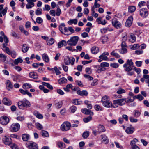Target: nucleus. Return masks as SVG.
<instances>
[{
    "instance_id": "nucleus-1",
    "label": "nucleus",
    "mask_w": 149,
    "mask_h": 149,
    "mask_svg": "<svg viewBox=\"0 0 149 149\" xmlns=\"http://www.w3.org/2000/svg\"><path fill=\"white\" fill-rule=\"evenodd\" d=\"M102 102L104 106L107 108L113 107V103L109 100V97L105 95L103 96L102 99Z\"/></svg>"
},
{
    "instance_id": "nucleus-2",
    "label": "nucleus",
    "mask_w": 149,
    "mask_h": 149,
    "mask_svg": "<svg viewBox=\"0 0 149 149\" xmlns=\"http://www.w3.org/2000/svg\"><path fill=\"white\" fill-rule=\"evenodd\" d=\"M123 67L125 68L124 70L125 71L128 72L131 71L134 67V63L132 60V59L127 60L126 63L124 64Z\"/></svg>"
},
{
    "instance_id": "nucleus-3",
    "label": "nucleus",
    "mask_w": 149,
    "mask_h": 149,
    "mask_svg": "<svg viewBox=\"0 0 149 149\" xmlns=\"http://www.w3.org/2000/svg\"><path fill=\"white\" fill-rule=\"evenodd\" d=\"M30 102L26 99L19 102L18 103V107L21 109H23L24 107H30Z\"/></svg>"
},
{
    "instance_id": "nucleus-4",
    "label": "nucleus",
    "mask_w": 149,
    "mask_h": 149,
    "mask_svg": "<svg viewBox=\"0 0 149 149\" xmlns=\"http://www.w3.org/2000/svg\"><path fill=\"white\" fill-rule=\"evenodd\" d=\"M79 39V38L78 36L72 37L67 41V44L70 46H75L77 44Z\"/></svg>"
},
{
    "instance_id": "nucleus-5",
    "label": "nucleus",
    "mask_w": 149,
    "mask_h": 149,
    "mask_svg": "<svg viewBox=\"0 0 149 149\" xmlns=\"http://www.w3.org/2000/svg\"><path fill=\"white\" fill-rule=\"evenodd\" d=\"M126 98L115 100L113 101V107L116 108L118 107V105L122 106L126 102Z\"/></svg>"
},
{
    "instance_id": "nucleus-6",
    "label": "nucleus",
    "mask_w": 149,
    "mask_h": 149,
    "mask_svg": "<svg viewBox=\"0 0 149 149\" xmlns=\"http://www.w3.org/2000/svg\"><path fill=\"white\" fill-rule=\"evenodd\" d=\"M71 127L70 123L68 122H64L61 126V130L64 132L69 130Z\"/></svg>"
},
{
    "instance_id": "nucleus-7",
    "label": "nucleus",
    "mask_w": 149,
    "mask_h": 149,
    "mask_svg": "<svg viewBox=\"0 0 149 149\" xmlns=\"http://www.w3.org/2000/svg\"><path fill=\"white\" fill-rule=\"evenodd\" d=\"M111 23L112 25L117 29H119L122 27V24L116 18L113 19Z\"/></svg>"
},
{
    "instance_id": "nucleus-8",
    "label": "nucleus",
    "mask_w": 149,
    "mask_h": 149,
    "mask_svg": "<svg viewBox=\"0 0 149 149\" xmlns=\"http://www.w3.org/2000/svg\"><path fill=\"white\" fill-rule=\"evenodd\" d=\"M20 127V125L17 123H16L12 124L11 125L10 128L11 130V131L16 132L19 130Z\"/></svg>"
},
{
    "instance_id": "nucleus-9",
    "label": "nucleus",
    "mask_w": 149,
    "mask_h": 149,
    "mask_svg": "<svg viewBox=\"0 0 149 149\" xmlns=\"http://www.w3.org/2000/svg\"><path fill=\"white\" fill-rule=\"evenodd\" d=\"M148 12L146 8H142L140 10V15L143 18H146L148 15Z\"/></svg>"
},
{
    "instance_id": "nucleus-10",
    "label": "nucleus",
    "mask_w": 149,
    "mask_h": 149,
    "mask_svg": "<svg viewBox=\"0 0 149 149\" xmlns=\"http://www.w3.org/2000/svg\"><path fill=\"white\" fill-rule=\"evenodd\" d=\"M121 49L119 50V52L122 54H124L127 52V46L126 44L124 43L121 44Z\"/></svg>"
},
{
    "instance_id": "nucleus-11",
    "label": "nucleus",
    "mask_w": 149,
    "mask_h": 149,
    "mask_svg": "<svg viewBox=\"0 0 149 149\" xmlns=\"http://www.w3.org/2000/svg\"><path fill=\"white\" fill-rule=\"evenodd\" d=\"M2 141L4 144L6 145H10L12 143L11 141V139L9 136H3Z\"/></svg>"
},
{
    "instance_id": "nucleus-12",
    "label": "nucleus",
    "mask_w": 149,
    "mask_h": 149,
    "mask_svg": "<svg viewBox=\"0 0 149 149\" xmlns=\"http://www.w3.org/2000/svg\"><path fill=\"white\" fill-rule=\"evenodd\" d=\"M134 128L132 125H130L127 127L125 131L127 134H131L134 132Z\"/></svg>"
},
{
    "instance_id": "nucleus-13",
    "label": "nucleus",
    "mask_w": 149,
    "mask_h": 149,
    "mask_svg": "<svg viewBox=\"0 0 149 149\" xmlns=\"http://www.w3.org/2000/svg\"><path fill=\"white\" fill-rule=\"evenodd\" d=\"M65 24L64 23H61L59 26V31L62 34H63L65 35L68 36L70 35L71 33L68 34L65 33L64 31V28L65 27Z\"/></svg>"
},
{
    "instance_id": "nucleus-14",
    "label": "nucleus",
    "mask_w": 149,
    "mask_h": 149,
    "mask_svg": "<svg viewBox=\"0 0 149 149\" xmlns=\"http://www.w3.org/2000/svg\"><path fill=\"white\" fill-rule=\"evenodd\" d=\"M9 118L5 116H3L1 120V123L3 125H6L9 123Z\"/></svg>"
},
{
    "instance_id": "nucleus-15",
    "label": "nucleus",
    "mask_w": 149,
    "mask_h": 149,
    "mask_svg": "<svg viewBox=\"0 0 149 149\" xmlns=\"http://www.w3.org/2000/svg\"><path fill=\"white\" fill-rule=\"evenodd\" d=\"M81 111L83 113L86 115H89L91 116H92L94 115L93 112L86 108L83 109Z\"/></svg>"
},
{
    "instance_id": "nucleus-16",
    "label": "nucleus",
    "mask_w": 149,
    "mask_h": 149,
    "mask_svg": "<svg viewBox=\"0 0 149 149\" xmlns=\"http://www.w3.org/2000/svg\"><path fill=\"white\" fill-rule=\"evenodd\" d=\"M133 18L132 16H130L127 21L125 23V25L127 27H129L131 26Z\"/></svg>"
},
{
    "instance_id": "nucleus-17",
    "label": "nucleus",
    "mask_w": 149,
    "mask_h": 149,
    "mask_svg": "<svg viewBox=\"0 0 149 149\" xmlns=\"http://www.w3.org/2000/svg\"><path fill=\"white\" fill-rule=\"evenodd\" d=\"M77 94L81 96H87L88 93L86 90H83L81 91L79 90L77 91Z\"/></svg>"
},
{
    "instance_id": "nucleus-18",
    "label": "nucleus",
    "mask_w": 149,
    "mask_h": 149,
    "mask_svg": "<svg viewBox=\"0 0 149 149\" xmlns=\"http://www.w3.org/2000/svg\"><path fill=\"white\" fill-rule=\"evenodd\" d=\"M100 6V4H98L97 2H95L94 6L91 9V11L92 12L91 15H93L95 13L94 9L96 8H99Z\"/></svg>"
},
{
    "instance_id": "nucleus-19",
    "label": "nucleus",
    "mask_w": 149,
    "mask_h": 149,
    "mask_svg": "<svg viewBox=\"0 0 149 149\" xmlns=\"http://www.w3.org/2000/svg\"><path fill=\"white\" fill-rule=\"evenodd\" d=\"M28 147L29 149H38L37 145L34 142L31 143Z\"/></svg>"
},
{
    "instance_id": "nucleus-20",
    "label": "nucleus",
    "mask_w": 149,
    "mask_h": 149,
    "mask_svg": "<svg viewBox=\"0 0 149 149\" xmlns=\"http://www.w3.org/2000/svg\"><path fill=\"white\" fill-rule=\"evenodd\" d=\"M19 91L23 95L27 94L30 97H31L32 96L31 94L27 90H24L22 89H19Z\"/></svg>"
},
{
    "instance_id": "nucleus-21",
    "label": "nucleus",
    "mask_w": 149,
    "mask_h": 149,
    "mask_svg": "<svg viewBox=\"0 0 149 149\" xmlns=\"http://www.w3.org/2000/svg\"><path fill=\"white\" fill-rule=\"evenodd\" d=\"M67 44V42L65 40H62L58 43V48H60L63 46H66Z\"/></svg>"
},
{
    "instance_id": "nucleus-22",
    "label": "nucleus",
    "mask_w": 149,
    "mask_h": 149,
    "mask_svg": "<svg viewBox=\"0 0 149 149\" xmlns=\"http://www.w3.org/2000/svg\"><path fill=\"white\" fill-rule=\"evenodd\" d=\"M3 102L4 104L7 105H10L12 104L11 101L6 97L3 99Z\"/></svg>"
},
{
    "instance_id": "nucleus-23",
    "label": "nucleus",
    "mask_w": 149,
    "mask_h": 149,
    "mask_svg": "<svg viewBox=\"0 0 149 149\" xmlns=\"http://www.w3.org/2000/svg\"><path fill=\"white\" fill-rule=\"evenodd\" d=\"M92 133L95 136H96L97 134H99L100 133L98 128V126L96 127H93L92 128Z\"/></svg>"
},
{
    "instance_id": "nucleus-24",
    "label": "nucleus",
    "mask_w": 149,
    "mask_h": 149,
    "mask_svg": "<svg viewBox=\"0 0 149 149\" xmlns=\"http://www.w3.org/2000/svg\"><path fill=\"white\" fill-rule=\"evenodd\" d=\"M42 58L43 60L46 63H48L49 61V58L47 55L44 53L42 55Z\"/></svg>"
},
{
    "instance_id": "nucleus-25",
    "label": "nucleus",
    "mask_w": 149,
    "mask_h": 149,
    "mask_svg": "<svg viewBox=\"0 0 149 149\" xmlns=\"http://www.w3.org/2000/svg\"><path fill=\"white\" fill-rule=\"evenodd\" d=\"M68 31H69L71 33H74L75 32L74 30L72 27H69L68 28L66 27H65L64 28V31L65 33H68Z\"/></svg>"
},
{
    "instance_id": "nucleus-26",
    "label": "nucleus",
    "mask_w": 149,
    "mask_h": 149,
    "mask_svg": "<svg viewBox=\"0 0 149 149\" xmlns=\"http://www.w3.org/2000/svg\"><path fill=\"white\" fill-rule=\"evenodd\" d=\"M6 84L7 88L8 90H10V89L12 88L13 86L10 80H7L6 81Z\"/></svg>"
},
{
    "instance_id": "nucleus-27",
    "label": "nucleus",
    "mask_w": 149,
    "mask_h": 149,
    "mask_svg": "<svg viewBox=\"0 0 149 149\" xmlns=\"http://www.w3.org/2000/svg\"><path fill=\"white\" fill-rule=\"evenodd\" d=\"M129 40L131 43L135 42L136 40V38L135 35L134 34L130 35Z\"/></svg>"
},
{
    "instance_id": "nucleus-28",
    "label": "nucleus",
    "mask_w": 149,
    "mask_h": 149,
    "mask_svg": "<svg viewBox=\"0 0 149 149\" xmlns=\"http://www.w3.org/2000/svg\"><path fill=\"white\" fill-rule=\"evenodd\" d=\"M91 51L92 54H96L99 52V49L98 47L94 46L91 48Z\"/></svg>"
},
{
    "instance_id": "nucleus-29",
    "label": "nucleus",
    "mask_w": 149,
    "mask_h": 149,
    "mask_svg": "<svg viewBox=\"0 0 149 149\" xmlns=\"http://www.w3.org/2000/svg\"><path fill=\"white\" fill-rule=\"evenodd\" d=\"M29 76L30 77L35 79H37L38 77V76L37 74L33 72H31L29 73Z\"/></svg>"
},
{
    "instance_id": "nucleus-30",
    "label": "nucleus",
    "mask_w": 149,
    "mask_h": 149,
    "mask_svg": "<svg viewBox=\"0 0 149 149\" xmlns=\"http://www.w3.org/2000/svg\"><path fill=\"white\" fill-rule=\"evenodd\" d=\"M29 47L26 44H24L22 45V51L23 53L27 52L29 50Z\"/></svg>"
},
{
    "instance_id": "nucleus-31",
    "label": "nucleus",
    "mask_w": 149,
    "mask_h": 149,
    "mask_svg": "<svg viewBox=\"0 0 149 149\" xmlns=\"http://www.w3.org/2000/svg\"><path fill=\"white\" fill-rule=\"evenodd\" d=\"M67 81V79L65 77H62L58 81V83L60 84H62L65 83Z\"/></svg>"
},
{
    "instance_id": "nucleus-32",
    "label": "nucleus",
    "mask_w": 149,
    "mask_h": 149,
    "mask_svg": "<svg viewBox=\"0 0 149 149\" xmlns=\"http://www.w3.org/2000/svg\"><path fill=\"white\" fill-rule=\"evenodd\" d=\"M108 40V37L106 36H104L102 37L101 40L102 43L104 44Z\"/></svg>"
},
{
    "instance_id": "nucleus-33",
    "label": "nucleus",
    "mask_w": 149,
    "mask_h": 149,
    "mask_svg": "<svg viewBox=\"0 0 149 149\" xmlns=\"http://www.w3.org/2000/svg\"><path fill=\"white\" fill-rule=\"evenodd\" d=\"M29 135L27 134H23L22 135V140L25 141H27L29 139Z\"/></svg>"
},
{
    "instance_id": "nucleus-34",
    "label": "nucleus",
    "mask_w": 149,
    "mask_h": 149,
    "mask_svg": "<svg viewBox=\"0 0 149 149\" xmlns=\"http://www.w3.org/2000/svg\"><path fill=\"white\" fill-rule=\"evenodd\" d=\"M98 128L99 129V131L100 133L104 132L106 131L105 127L101 125H99L98 126Z\"/></svg>"
},
{
    "instance_id": "nucleus-35",
    "label": "nucleus",
    "mask_w": 149,
    "mask_h": 149,
    "mask_svg": "<svg viewBox=\"0 0 149 149\" xmlns=\"http://www.w3.org/2000/svg\"><path fill=\"white\" fill-rule=\"evenodd\" d=\"M54 40L53 38H51L50 39H47V42L48 45H52L54 44Z\"/></svg>"
},
{
    "instance_id": "nucleus-36",
    "label": "nucleus",
    "mask_w": 149,
    "mask_h": 149,
    "mask_svg": "<svg viewBox=\"0 0 149 149\" xmlns=\"http://www.w3.org/2000/svg\"><path fill=\"white\" fill-rule=\"evenodd\" d=\"M68 59L69 61L70 64H71L72 65H73L75 61V58L73 57H68Z\"/></svg>"
},
{
    "instance_id": "nucleus-37",
    "label": "nucleus",
    "mask_w": 149,
    "mask_h": 149,
    "mask_svg": "<svg viewBox=\"0 0 149 149\" xmlns=\"http://www.w3.org/2000/svg\"><path fill=\"white\" fill-rule=\"evenodd\" d=\"M72 102L75 105H79L81 104V101H79L78 99H74L72 100Z\"/></svg>"
},
{
    "instance_id": "nucleus-38",
    "label": "nucleus",
    "mask_w": 149,
    "mask_h": 149,
    "mask_svg": "<svg viewBox=\"0 0 149 149\" xmlns=\"http://www.w3.org/2000/svg\"><path fill=\"white\" fill-rule=\"evenodd\" d=\"M134 98L137 99L138 100L141 101L144 99L143 97L141 94H138L137 95H136L134 96Z\"/></svg>"
},
{
    "instance_id": "nucleus-39",
    "label": "nucleus",
    "mask_w": 149,
    "mask_h": 149,
    "mask_svg": "<svg viewBox=\"0 0 149 149\" xmlns=\"http://www.w3.org/2000/svg\"><path fill=\"white\" fill-rule=\"evenodd\" d=\"M72 87V85L71 84H67L65 88H63L65 91L67 92H69L70 91V88H71Z\"/></svg>"
},
{
    "instance_id": "nucleus-40",
    "label": "nucleus",
    "mask_w": 149,
    "mask_h": 149,
    "mask_svg": "<svg viewBox=\"0 0 149 149\" xmlns=\"http://www.w3.org/2000/svg\"><path fill=\"white\" fill-rule=\"evenodd\" d=\"M141 115V112L138 110H135L134 111L133 115L135 117H139Z\"/></svg>"
},
{
    "instance_id": "nucleus-41",
    "label": "nucleus",
    "mask_w": 149,
    "mask_h": 149,
    "mask_svg": "<svg viewBox=\"0 0 149 149\" xmlns=\"http://www.w3.org/2000/svg\"><path fill=\"white\" fill-rule=\"evenodd\" d=\"M140 46L138 44H135L132 46L131 49L133 50H136L139 49Z\"/></svg>"
},
{
    "instance_id": "nucleus-42",
    "label": "nucleus",
    "mask_w": 149,
    "mask_h": 149,
    "mask_svg": "<svg viewBox=\"0 0 149 149\" xmlns=\"http://www.w3.org/2000/svg\"><path fill=\"white\" fill-rule=\"evenodd\" d=\"M138 141V140L136 138H134L133 140L131 141L130 145L131 146H136V143Z\"/></svg>"
},
{
    "instance_id": "nucleus-43",
    "label": "nucleus",
    "mask_w": 149,
    "mask_h": 149,
    "mask_svg": "<svg viewBox=\"0 0 149 149\" xmlns=\"http://www.w3.org/2000/svg\"><path fill=\"white\" fill-rule=\"evenodd\" d=\"M102 141L104 142L105 144L107 143H108L109 140L106 136L104 135H102Z\"/></svg>"
},
{
    "instance_id": "nucleus-44",
    "label": "nucleus",
    "mask_w": 149,
    "mask_h": 149,
    "mask_svg": "<svg viewBox=\"0 0 149 149\" xmlns=\"http://www.w3.org/2000/svg\"><path fill=\"white\" fill-rule=\"evenodd\" d=\"M85 104L87 105V107L90 109H91L92 108V106L91 102L88 100H85L84 101Z\"/></svg>"
},
{
    "instance_id": "nucleus-45",
    "label": "nucleus",
    "mask_w": 149,
    "mask_h": 149,
    "mask_svg": "<svg viewBox=\"0 0 149 149\" xmlns=\"http://www.w3.org/2000/svg\"><path fill=\"white\" fill-rule=\"evenodd\" d=\"M129 12L130 13L134 12L136 10V8L134 6H131L129 7L128 8Z\"/></svg>"
},
{
    "instance_id": "nucleus-46",
    "label": "nucleus",
    "mask_w": 149,
    "mask_h": 149,
    "mask_svg": "<svg viewBox=\"0 0 149 149\" xmlns=\"http://www.w3.org/2000/svg\"><path fill=\"white\" fill-rule=\"evenodd\" d=\"M23 87L24 88H25L28 89L31 88L32 86L29 83H25L23 84Z\"/></svg>"
},
{
    "instance_id": "nucleus-47",
    "label": "nucleus",
    "mask_w": 149,
    "mask_h": 149,
    "mask_svg": "<svg viewBox=\"0 0 149 149\" xmlns=\"http://www.w3.org/2000/svg\"><path fill=\"white\" fill-rule=\"evenodd\" d=\"M41 134L43 136L48 137L49 136L48 132L45 130H42L41 132Z\"/></svg>"
},
{
    "instance_id": "nucleus-48",
    "label": "nucleus",
    "mask_w": 149,
    "mask_h": 149,
    "mask_svg": "<svg viewBox=\"0 0 149 149\" xmlns=\"http://www.w3.org/2000/svg\"><path fill=\"white\" fill-rule=\"evenodd\" d=\"M35 14L36 15H38L42 14V10L41 8H38L35 11Z\"/></svg>"
},
{
    "instance_id": "nucleus-49",
    "label": "nucleus",
    "mask_w": 149,
    "mask_h": 149,
    "mask_svg": "<svg viewBox=\"0 0 149 149\" xmlns=\"http://www.w3.org/2000/svg\"><path fill=\"white\" fill-rule=\"evenodd\" d=\"M35 125L36 127V128L39 130H42L43 129L42 125L39 123H36Z\"/></svg>"
},
{
    "instance_id": "nucleus-50",
    "label": "nucleus",
    "mask_w": 149,
    "mask_h": 149,
    "mask_svg": "<svg viewBox=\"0 0 149 149\" xmlns=\"http://www.w3.org/2000/svg\"><path fill=\"white\" fill-rule=\"evenodd\" d=\"M89 131L84 132L82 134V137L86 139L89 136Z\"/></svg>"
},
{
    "instance_id": "nucleus-51",
    "label": "nucleus",
    "mask_w": 149,
    "mask_h": 149,
    "mask_svg": "<svg viewBox=\"0 0 149 149\" xmlns=\"http://www.w3.org/2000/svg\"><path fill=\"white\" fill-rule=\"evenodd\" d=\"M92 119L91 116H90L88 117L83 119V121L85 123H87Z\"/></svg>"
},
{
    "instance_id": "nucleus-52",
    "label": "nucleus",
    "mask_w": 149,
    "mask_h": 149,
    "mask_svg": "<svg viewBox=\"0 0 149 149\" xmlns=\"http://www.w3.org/2000/svg\"><path fill=\"white\" fill-rule=\"evenodd\" d=\"M9 145L12 149H19L18 146L14 143H12Z\"/></svg>"
},
{
    "instance_id": "nucleus-53",
    "label": "nucleus",
    "mask_w": 149,
    "mask_h": 149,
    "mask_svg": "<svg viewBox=\"0 0 149 149\" xmlns=\"http://www.w3.org/2000/svg\"><path fill=\"white\" fill-rule=\"evenodd\" d=\"M58 146L61 149L64 148L65 147V144L62 142H59L58 143Z\"/></svg>"
},
{
    "instance_id": "nucleus-54",
    "label": "nucleus",
    "mask_w": 149,
    "mask_h": 149,
    "mask_svg": "<svg viewBox=\"0 0 149 149\" xmlns=\"http://www.w3.org/2000/svg\"><path fill=\"white\" fill-rule=\"evenodd\" d=\"M63 105V102L62 101H60L55 104V106L57 108H60Z\"/></svg>"
},
{
    "instance_id": "nucleus-55",
    "label": "nucleus",
    "mask_w": 149,
    "mask_h": 149,
    "mask_svg": "<svg viewBox=\"0 0 149 149\" xmlns=\"http://www.w3.org/2000/svg\"><path fill=\"white\" fill-rule=\"evenodd\" d=\"M54 71L57 75H58L61 74V72L56 66L54 67Z\"/></svg>"
},
{
    "instance_id": "nucleus-56",
    "label": "nucleus",
    "mask_w": 149,
    "mask_h": 149,
    "mask_svg": "<svg viewBox=\"0 0 149 149\" xmlns=\"http://www.w3.org/2000/svg\"><path fill=\"white\" fill-rule=\"evenodd\" d=\"M111 54L113 56L117 58H119L120 57V56L118 53H115L114 51H113L111 52Z\"/></svg>"
},
{
    "instance_id": "nucleus-57",
    "label": "nucleus",
    "mask_w": 149,
    "mask_h": 149,
    "mask_svg": "<svg viewBox=\"0 0 149 149\" xmlns=\"http://www.w3.org/2000/svg\"><path fill=\"white\" fill-rule=\"evenodd\" d=\"M95 109L97 111H101L102 110V108L98 105H95Z\"/></svg>"
},
{
    "instance_id": "nucleus-58",
    "label": "nucleus",
    "mask_w": 149,
    "mask_h": 149,
    "mask_svg": "<svg viewBox=\"0 0 149 149\" xmlns=\"http://www.w3.org/2000/svg\"><path fill=\"white\" fill-rule=\"evenodd\" d=\"M85 72L87 74H91L92 73V71L90 68L87 67L85 69Z\"/></svg>"
},
{
    "instance_id": "nucleus-59",
    "label": "nucleus",
    "mask_w": 149,
    "mask_h": 149,
    "mask_svg": "<svg viewBox=\"0 0 149 149\" xmlns=\"http://www.w3.org/2000/svg\"><path fill=\"white\" fill-rule=\"evenodd\" d=\"M125 90L121 88H119V89L117 91V93L118 94H121L123 93H125Z\"/></svg>"
},
{
    "instance_id": "nucleus-60",
    "label": "nucleus",
    "mask_w": 149,
    "mask_h": 149,
    "mask_svg": "<svg viewBox=\"0 0 149 149\" xmlns=\"http://www.w3.org/2000/svg\"><path fill=\"white\" fill-rule=\"evenodd\" d=\"M129 119L130 121L132 123H136L138 121L137 119L134 118L132 116L130 117Z\"/></svg>"
},
{
    "instance_id": "nucleus-61",
    "label": "nucleus",
    "mask_w": 149,
    "mask_h": 149,
    "mask_svg": "<svg viewBox=\"0 0 149 149\" xmlns=\"http://www.w3.org/2000/svg\"><path fill=\"white\" fill-rule=\"evenodd\" d=\"M70 109L71 110V113H74L76 111L77 108L75 106H72L70 107Z\"/></svg>"
},
{
    "instance_id": "nucleus-62",
    "label": "nucleus",
    "mask_w": 149,
    "mask_h": 149,
    "mask_svg": "<svg viewBox=\"0 0 149 149\" xmlns=\"http://www.w3.org/2000/svg\"><path fill=\"white\" fill-rule=\"evenodd\" d=\"M36 22L38 24H41L43 22L42 19L40 17H38L36 19Z\"/></svg>"
},
{
    "instance_id": "nucleus-63",
    "label": "nucleus",
    "mask_w": 149,
    "mask_h": 149,
    "mask_svg": "<svg viewBox=\"0 0 149 149\" xmlns=\"http://www.w3.org/2000/svg\"><path fill=\"white\" fill-rule=\"evenodd\" d=\"M50 9V7L49 5L46 4L45 6V8H43L44 10H46L48 11Z\"/></svg>"
},
{
    "instance_id": "nucleus-64",
    "label": "nucleus",
    "mask_w": 149,
    "mask_h": 149,
    "mask_svg": "<svg viewBox=\"0 0 149 149\" xmlns=\"http://www.w3.org/2000/svg\"><path fill=\"white\" fill-rule=\"evenodd\" d=\"M100 65L101 67H108L109 66V64L107 62H102L101 63Z\"/></svg>"
}]
</instances>
